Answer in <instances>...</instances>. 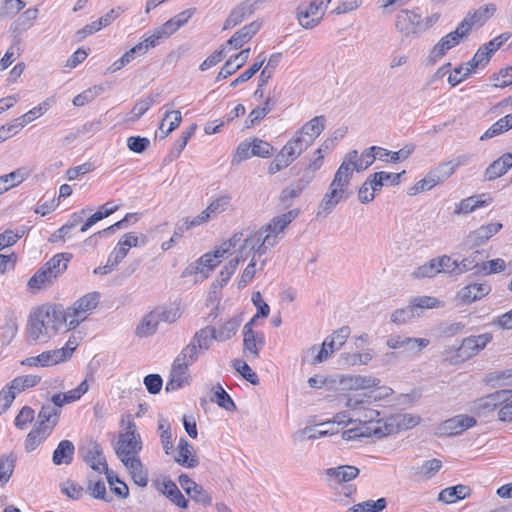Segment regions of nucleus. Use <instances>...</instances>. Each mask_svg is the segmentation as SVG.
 <instances>
[{
    "mask_svg": "<svg viewBox=\"0 0 512 512\" xmlns=\"http://www.w3.org/2000/svg\"><path fill=\"white\" fill-rule=\"evenodd\" d=\"M492 339L493 337L490 333L464 338L457 349V357L461 361L472 358L483 350Z\"/></svg>",
    "mask_w": 512,
    "mask_h": 512,
    "instance_id": "obj_9",
    "label": "nucleus"
},
{
    "mask_svg": "<svg viewBox=\"0 0 512 512\" xmlns=\"http://www.w3.org/2000/svg\"><path fill=\"white\" fill-rule=\"evenodd\" d=\"M153 483L155 488L165 495L173 504L181 508H187L188 501L172 480L163 478V480H155Z\"/></svg>",
    "mask_w": 512,
    "mask_h": 512,
    "instance_id": "obj_15",
    "label": "nucleus"
},
{
    "mask_svg": "<svg viewBox=\"0 0 512 512\" xmlns=\"http://www.w3.org/2000/svg\"><path fill=\"white\" fill-rule=\"evenodd\" d=\"M491 80L494 81V86L504 88L512 84V66H508L499 71L498 74H493Z\"/></svg>",
    "mask_w": 512,
    "mask_h": 512,
    "instance_id": "obj_64",
    "label": "nucleus"
},
{
    "mask_svg": "<svg viewBox=\"0 0 512 512\" xmlns=\"http://www.w3.org/2000/svg\"><path fill=\"white\" fill-rule=\"evenodd\" d=\"M436 185H438L437 182L432 177L430 172H428L427 175L423 179L419 180L418 182H416L414 184V186L409 188L408 194L410 196H414V195H417L419 193H422V192H425V191H429L433 187H435Z\"/></svg>",
    "mask_w": 512,
    "mask_h": 512,
    "instance_id": "obj_60",
    "label": "nucleus"
},
{
    "mask_svg": "<svg viewBox=\"0 0 512 512\" xmlns=\"http://www.w3.org/2000/svg\"><path fill=\"white\" fill-rule=\"evenodd\" d=\"M439 273L459 275V265L457 260H453L448 255L436 257Z\"/></svg>",
    "mask_w": 512,
    "mask_h": 512,
    "instance_id": "obj_59",
    "label": "nucleus"
},
{
    "mask_svg": "<svg viewBox=\"0 0 512 512\" xmlns=\"http://www.w3.org/2000/svg\"><path fill=\"white\" fill-rule=\"evenodd\" d=\"M135 432V423L129 421L125 433L119 435L117 448H137L141 442L139 435H136Z\"/></svg>",
    "mask_w": 512,
    "mask_h": 512,
    "instance_id": "obj_39",
    "label": "nucleus"
},
{
    "mask_svg": "<svg viewBox=\"0 0 512 512\" xmlns=\"http://www.w3.org/2000/svg\"><path fill=\"white\" fill-rule=\"evenodd\" d=\"M321 5L322 2H317L314 0L308 5H301L298 7L297 19L303 28L312 29L319 24L322 18L320 15Z\"/></svg>",
    "mask_w": 512,
    "mask_h": 512,
    "instance_id": "obj_13",
    "label": "nucleus"
},
{
    "mask_svg": "<svg viewBox=\"0 0 512 512\" xmlns=\"http://www.w3.org/2000/svg\"><path fill=\"white\" fill-rule=\"evenodd\" d=\"M62 327L67 328L63 305H43L29 316L26 328L27 340L30 343L46 342Z\"/></svg>",
    "mask_w": 512,
    "mask_h": 512,
    "instance_id": "obj_1",
    "label": "nucleus"
},
{
    "mask_svg": "<svg viewBox=\"0 0 512 512\" xmlns=\"http://www.w3.org/2000/svg\"><path fill=\"white\" fill-rule=\"evenodd\" d=\"M254 12V4L242 2L236 6L229 14L224 22L223 29L227 30L240 24L244 19L252 15Z\"/></svg>",
    "mask_w": 512,
    "mask_h": 512,
    "instance_id": "obj_26",
    "label": "nucleus"
},
{
    "mask_svg": "<svg viewBox=\"0 0 512 512\" xmlns=\"http://www.w3.org/2000/svg\"><path fill=\"white\" fill-rule=\"evenodd\" d=\"M46 354L48 357L49 365L52 366L70 359L72 356V349L70 346L62 347L60 349L46 351Z\"/></svg>",
    "mask_w": 512,
    "mask_h": 512,
    "instance_id": "obj_61",
    "label": "nucleus"
},
{
    "mask_svg": "<svg viewBox=\"0 0 512 512\" xmlns=\"http://www.w3.org/2000/svg\"><path fill=\"white\" fill-rule=\"evenodd\" d=\"M154 312L158 316L159 323H174L181 315L179 309L175 307H157Z\"/></svg>",
    "mask_w": 512,
    "mask_h": 512,
    "instance_id": "obj_62",
    "label": "nucleus"
},
{
    "mask_svg": "<svg viewBox=\"0 0 512 512\" xmlns=\"http://www.w3.org/2000/svg\"><path fill=\"white\" fill-rule=\"evenodd\" d=\"M195 9H187L180 13H178L176 16L171 18L170 20L166 21L163 25L164 28L168 31L170 35L175 33L180 27L185 25L188 20L194 15Z\"/></svg>",
    "mask_w": 512,
    "mask_h": 512,
    "instance_id": "obj_47",
    "label": "nucleus"
},
{
    "mask_svg": "<svg viewBox=\"0 0 512 512\" xmlns=\"http://www.w3.org/2000/svg\"><path fill=\"white\" fill-rule=\"evenodd\" d=\"M441 467V460L436 458L430 459L424 461L419 467H417L416 474L424 479H430L441 469Z\"/></svg>",
    "mask_w": 512,
    "mask_h": 512,
    "instance_id": "obj_53",
    "label": "nucleus"
},
{
    "mask_svg": "<svg viewBox=\"0 0 512 512\" xmlns=\"http://www.w3.org/2000/svg\"><path fill=\"white\" fill-rule=\"evenodd\" d=\"M460 43L457 32H450L442 37L430 51L429 59L433 62L440 60L450 49Z\"/></svg>",
    "mask_w": 512,
    "mask_h": 512,
    "instance_id": "obj_22",
    "label": "nucleus"
},
{
    "mask_svg": "<svg viewBox=\"0 0 512 512\" xmlns=\"http://www.w3.org/2000/svg\"><path fill=\"white\" fill-rule=\"evenodd\" d=\"M387 506L385 498H379L377 500H367L361 503L355 504L350 507L346 512H382Z\"/></svg>",
    "mask_w": 512,
    "mask_h": 512,
    "instance_id": "obj_45",
    "label": "nucleus"
},
{
    "mask_svg": "<svg viewBox=\"0 0 512 512\" xmlns=\"http://www.w3.org/2000/svg\"><path fill=\"white\" fill-rule=\"evenodd\" d=\"M71 258L72 255L70 253H58L53 256L29 279V288L40 290L51 286L67 269Z\"/></svg>",
    "mask_w": 512,
    "mask_h": 512,
    "instance_id": "obj_3",
    "label": "nucleus"
},
{
    "mask_svg": "<svg viewBox=\"0 0 512 512\" xmlns=\"http://www.w3.org/2000/svg\"><path fill=\"white\" fill-rule=\"evenodd\" d=\"M250 54V48L243 49L238 54L231 56L222 66L218 75L216 76V81H220L226 79L227 77L234 74L237 70H239L248 60Z\"/></svg>",
    "mask_w": 512,
    "mask_h": 512,
    "instance_id": "obj_18",
    "label": "nucleus"
},
{
    "mask_svg": "<svg viewBox=\"0 0 512 512\" xmlns=\"http://www.w3.org/2000/svg\"><path fill=\"white\" fill-rule=\"evenodd\" d=\"M373 358L371 350H367L362 353H342L340 356L341 361L344 365L355 366V365H366Z\"/></svg>",
    "mask_w": 512,
    "mask_h": 512,
    "instance_id": "obj_49",
    "label": "nucleus"
},
{
    "mask_svg": "<svg viewBox=\"0 0 512 512\" xmlns=\"http://www.w3.org/2000/svg\"><path fill=\"white\" fill-rule=\"evenodd\" d=\"M214 218V215L212 212L208 211V206L196 217L190 219L189 217H186L182 220L181 223L176 224V234L177 235H183V233L193 227L199 226L201 224H204Z\"/></svg>",
    "mask_w": 512,
    "mask_h": 512,
    "instance_id": "obj_31",
    "label": "nucleus"
},
{
    "mask_svg": "<svg viewBox=\"0 0 512 512\" xmlns=\"http://www.w3.org/2000/svg\"><path fill=\"white\" fill-rule=\"evenodd\" d=\"M82 459L91 469L98 473H104L106 475L107 472L111 471L108 468L106 457L102 450H86L82 455Z\"/></svg>",
    "mask_w": 512,
    "mask_h": 512,
    "instance_id": "obj_28",
    "label": "nucleus"
},
{
    "mask_svg": "<svg viewBox=\"0 0 512 512\" xmlns=\"http://www.w3.org/2000/svg\"><path fill=\"white\" fill-rule=\"evenodd\" d=\"M502 227V223L499 222L482 225L468 234L466 243L472 248L481 246L497 234Z\"/></svg>",
    "mask_w": 512,
    "mask_h": 512,
    "instance_id": "obj_16",
    "label": "nucleus"
},
{
    "mask_svg": "<svg viewBox=\"0 0 512 512\" xmlns=\"http://www.w3.org/2000/svg\"><path fill=\"white\" fill-rule=\"evenodd\" d=\"M17 457L11 452L0 456V488L10 480L16 465Z\"/></svg>",
    "mask_w": 512,
    "mask_h": 512,
    "instance_id": "obj_34",
    "label": "nucleus"
},
{
    "mask_svg": "<svg viewBox=\"0 0 512 512\" xmlns=\"http://www.w3.org/2000/svg\"><path fill=\"white\" fill-rule=\"evenodd\" d=\"M30 172L27 168H18L9 174L0 176V194L9 190L16 185L21 184L29 176Z\"/></svg>",
    "mask_w": 512,
    "mask_h": 512,
    "instance_id": "obj_30",
    "label": "nucleus"
},
{
    "mask_svg": "<svg viewBox=\"0 0 512 512\" xmlns=\"http://www.w3.org/2000/svg\"><path fill=\"white\" fill-rule=\"evenodd\" d=\"M232 208V196L223 194L216 197L209 205L208 211L212 212L214 217Z\"/></svg>",
    "mask_w": 512,
    "mask_h": 512,
    "instance_id": "obj_52",
    "label": "nucleus"
},
{
    "mask_svg": "<svg viewBox=\"0 0 512 512\" xmlns=\"http://www.w3.org/2000/svg\"><path fill=\"white\" fill-rule=\"evenodd\" d=\"M99 299L100 293H87L75 301L71 307L64 308L67 329H74L84 321L91 311L96 308Z\"/></svg>",
    "mask_w": 512,
    "mask_h": 512,
    "instance_id": "obj_6",
    "label": "nucleus"
},
{
    "mask_svg": "<svg viewBox=\"0 0 512 512\" xmlns=\"http://www.w3.org/2000/svg\"><path fill=\"white\" fill-rule=\"evenodd\" d=\"M355 159H357V150H351L345 155L324 197L342 201L350 196L351 193L347 192V188L355 171L353 167Z\"/></svg>",
    "mask_w": 512,
    "mask_h": 512,
    "instance_id": "obj_5",
    "label": "nucleus"
},
{
    "mask_svg": "<svg viewBox=\"0 0 512 512\" xmlns=\"http://www.w3.org/2000/svg\"><path fill=\"white\" fill-rule=\"evenodd\" d=\"M240 326V319L232 318L226 321L219 329L214 327L215 340L225 342L232 338Z\"/></svg>",
    "mask_w": 512,
    "mask_h": 512,
    "instance_id": "obj_41",
    "label": "nucleus"
},
{
    "mask_svg": "<svg viewBox=\"0 0 512 512\" xmlns=\"http://www.w3.org/2000/svg\"><path fill=\"white\" fill-rule=\"evenodd\" d=\"M41 377L37 375H24L14 378L10 383V389L22 392L25 389L32 388L39 384Z\"/></svg>",
    "mask_w": 512,
    "mask_h": 512,
    "instance_id": "obj_51",
    "label": "nucleus"
},
{
    "mask_svg": "<svg viewBox=\"0 0 512 512\" xmlns=\"http://www.w3.org/2000/svg\"><path fill=\"white\" fill-rule=\"evenodd\" d=\"M233 367L237 372L241 374V376L250 382L252 385L259 384L258 375L251 369V367L240 359H236L233 361Z\"/></svg>",
    "mask_w": 512,
    "mask_h": 512,
    "instance_id": "obj_56",
    "label": "nucleus"
},
{
    "mask_svg": "<svg viewBox=\"0 0 512 512\" xmlns=\"http://www.w3.org/2000/svg\"><path fill=\"white\" fill-rule=\"evenodd\" d=\"M157 317L158 316L155 314L154 310L144 316L136 328V335L139 337H148L153 335L157 331L159 325Z\"/></svg>",
    "mask_w": 512,
    "mask_h": 512,
    "instance_id": "obj_37",
    "label": "nucleus"
},
{
    "mask_svg": "<svg viewBox=\"0 0 512 512\" xmlns=\"http://www.w3.org/2000/svg\"><path fill=\"white\" fill-rule=\"evenodd\" d=\"M372 400L375 401L376 397H372L367 393L354 394L347 397L346 407L351 410L355 422L367 424L378 419L380 412L367 406L372 403Z\"/></svg>",
    "mask_w": 512,
    "mask_h": 512,
    "instance_id": "obj_7",
    "label": "nucleus"
},
{
    "mask_svg": "<svg viewBox=\"0 0 512 512\" xmlns=\"http://www.w3.org/2000/svg\"><path fill=\"white\" fill-rule=\"evenodd\" d=\"M263 234L264 232L260 228L259 231L251 233L249 236H247L243 240V243L239 245L237 256H247L248 258L250 254L254 251V249L257 247V245L260 243L261 239L264 238Z\"/></svg>",
    "mask_w": 512,
    "mask_h": 512,
    "instance_id": "obj_44",
    "label": "nucleus"
},
{
    "mask_svg": "<svg viewBox=\"0 0 512 512\" xmlns=\"http://www.w3.org/2000/svg\"><path fill=\"white\" fill-rule=\"evenodd\" d=\"M325 117L316 116L305 123L299 130L306 138H311L312 143L325 129Z\"/></svg>",
    "mask_w": 512,
    "mask_h": 512,
    "instance_id": "obj_35",
    "label": "nucleus"
},
{
    "mask_svg": "<svg viewBox=\"0 0 512 512\" xmlns=\"http://www.w3.org/2000/svg\"><path fill=\"white\" fill-rule=\"evenodd\" d=\"M362 157L367 158L366 164L362 166L361 164H358L357 159L353 161V167H355V171L360 172L365 169H367L369 166H371L376 158H378L381 161L388 162L391 158V151L377 146H371L367 149H365L362 152Z\"/></svg>",
    "mask_w": 512,
    "mask_h": 512,
    "instance_id": "obj_23",
    "label": "nucleus"
},
{
    "mask_svg": "<svg viewBox=\"0 0 512 512\" xmlns=\"http://www.w3.org/2000/svg\"><path fill=\"white\" fill-rule=\"evenodd\" d=\"M512 168V153H505L494 160L484 172L485 181H493L508 172Z\"/></svg>",
    "mask_w": 512,
    "mask_h": 512,
    "instance_id": "obj_17",
    "label": "nucleus"
},
{
    "mask_svg": "<svg viewBox=\"0 0 512 512\" xmlns=\"http://www.w3.org/2000/svg\"><path fill=\"white\" fill-rule=\"evenodd\" d=\"M155 97L148 95L143 99L136 102L131 112L126 117V122L134 123L138 121L142 115H144L150 107L154 104Z\"/></svg>",
    "mask_w": 512,
    "mask_h": 512,
    "instance_id": "obj_40",
    "label": "nucleus"
},
{
    "mask_svg": "<svg viewBox=\"0 0 512 512\" xmlns=\"http://www.w3.org/2000/svg\"><path fill=\"white\" fill-rule=\"evenodd\" d=\"M188 370L180 369L177 367V364L173 362L170 379L166 383L165 390L166 392L176 391L181 388L184 384L188 383V379L186 377Z\"/></svg>",
    "mask_w": 512,
    "mask_h": 512,
    "instance_id": "obj_38",
    "label": "nucleus"
},
{
    "mask_svg": "<svg viewBox=\"0 0 512 512\" xmlns=\"http://www.w3.org/2000/svg\"><path fill=\"white\" fill-rule=\"evenodd\" d=\"M491 201V198L488 200H477L475 196L467 197L455 206L454 214L460 215L471 213L479 207L488 205Z\"/></svg>",
    "mask_w": 512,
    "mask_h": 512,
    "instance_id": "obj_42",
    "label": "nucleus"
},
{
    "mask_svg": "<svg viewBox=\"0 0 512 512\" xmlns=\"http://www.w3.org/2000/svg\"><path fill=\"white\" fill-rule=\"evenodd\" d=\"M107 482L110 486L112 493L119 499H126L129 496V487L125 482L111 470L106 474Z\"/></svg>",
    "mask_w": 512,
    "mask_h": 512,
    "instance_id": "obj_46",
    "label": "nucleus"
},
{
    "mask_svg": "<svg viewBox=\"0 0 512 512\" xmlns=\"http://www.w3.org/2000/svg\"><path fill=\"white\" fill-rule=\"evenodd\" d=\"M395 27L405 36L417 34L421 32V16L414 11L401 10L396 16Z\"/></svg>",
    "mask_w": 512,
    "mask_h": 512,
    "instance_id": "obj_12",
    "label": "nucleus"
},
{
    "mask_svg": "<svg viewBox=\"0 0 512 512\" xmlns=\"http://www.w3.org/2000/svg\"><path fill=\"white\" fill-rule=\"evenodd\" d=\"M330 355L331 353L323 345H321V347L313 345L310 348H308L305 352V357H312V359L310 360V364L312 365L324 362Z\"/></svg>",
    "mask_w": 512,
    "mask_h": 512,
    "instance_id": "obj_63",
    "label": "nucleus"
},
{
    "mask_svg": "<svg viewBox=\"0 0 512 512\" xmlns=\"http://www.w3.org/2000/svg\"><path fill=\"white\" fill-rule=\"evenodd\" d=\"M360 470L353 465H339L324 470L325 482L328 487L333 489L338 496L347 498L352 497L357 489L355 485H346L356 479Z\"/></svg>",
    "mask_w": 512,
    "mask_h": 512,
    "instance_id": "obj_4",
    "label": "nucleus"
},
{
    "mask_svg": "<svg viewBox=\"0 0 512 512\" xmlns=\"http://www.w3.org/2000/svg\"><path fill=\"white\" fill-rule=\"evenodd\" d=\"M214 389V396L211 400L227 411H235L237 408L236 404L223 387L220 384H217Z\"/></svg>",
    "mask_w": 512,
    "mask_h": 512,
    "instance_id": "obj_50",
    "label": "nucleus"
},
{
    "mask_svg": "<svg viewBox=\"0 0 512 512\" xmlns=\"http://www.w3.org/2000/svg\"><path fill=\"white\" fill-rule=\"evenodd\" d=\"M300 214L299 209H292L281 215L273 217L269 223L262 226L261 229L265 235L275 236V244L279 241V235L285 231L288 225Z\"/></svg>",
    "mask_w": 512,
    "mask_h": 512,
    "instance_id": "obj_11",
    "label": "nucleus"
},
{
    "mask_svg": "<svg viewBox=\"0 0 512 512\" xmlns=\"http://www.w3.org/2000/svg\"><path fill=\"white\" fill-rule=\"evenodd\" d=\"M496 12L495 4L489 3L486 4L479 9L475 10L473 13H468L467 17L470 18V21L473 25L476 24H484L490 17L494 15Z\"/></svg>",
    "mask_w": 512,
    "mask_h": 512,
    "instance_id": "obj_48",
    "label": "nucleus"
},
{
    "mask_svg": "<svg viewBox=\"0 0 512 512\" xmlns=\"http://www.w3.org/2000/svg\"><path fill=\"white\" fill-rule=\"evenodd\" d=\"M176 463L184 468H195L199 464V457L196 450H165Z\"/></svg>",
    "mask_w": 512,
    "mask_h": 512,
    "instance_id": "obj_29",
    "label": "nucleus"
},
{
    "mask_svg": "<svg viewBox=\"0 0 512 512\" xmlns=\"http://www.w3.org/2000/svg\"><path fill=\"white\" fill-rule=\"evenodd\" d=\"M481 252L475 251L470 256L458 262L459 274L465 273L472 269H476L480 273L482 260L480 259Z\"/></svg>",
    "mask_w": 512,
    "mask_h": 512,
    "instance_id": "obj_55",
    "label": "nucleus"
},
{
    "mask_svg": "<svg viewBox=\"0 0 512 512\" xmlns=\"http://www.w3.org/2000/svg\"><path fill=\"white\" fill-rule=\"evenodd\" d=\"M419 418L410 414H397L388 417L383 425H378L374 428L368 426L356 427L348 430H344L341 433H332L331 435L335 438H341L343 440H355L358 438H370L372 435L377 438H382L387 435H391L400 430H407L417 425ZM381 420H377V424H380Z\"/></svg>",
    "mask_w": 512,
    "mask_h": 512,
    "instance_id": "obj_2",
    "label": "nucleus"
},
{
    "mask_svg": "<svg viewBox=\"0 0 512 512\" xmlns=\"http://www.w3.org/2000/svg\"><path fill=\"white\" fill-rule=\"evenodd\" d=\"M432 177L435 179L437 184L443 183L445 180H447L450 176L454 174L453 166L451 165L450 161L442 162L438 166H436L434 169L429 171Z\"/></svg>",
    "mask_w": 512,
    "mask_h": 512,
    "instance_id": "obj_57",
    "label": "nucleus"
},
{
    "mask_svg": "<svg viewBox=\"0 0 512 512\" xmlns=\"http://www.w3.org/2000/svg\"><path fill=\"white\" fill-rule=\"evenodd\" d=\"M25 7L23 0H5L0 8V20L15 16Z\"/></svg>",
    "mask_w": 512,
    "mask_h": 512,
    "instance_id": "obj_58",
    "label": "nucleus"
},
{
    "mask_svg": "<svg viewBox=\"0 0 512 512\" xmlns=\"http://www.w3.org/2000/svg\"><path fill=\"white\" fill-rule=\"evenodd\" d=\"M60 415V410L51 404L43 405L39 414L37 422L34 428L38 430L48 429V434H51L54 427L58 422V418Z\"/></svg>",
    "mask_w": 512,
    "mask_h": 512,
    "instance_id": "obj_19",
    "label": "nucleus"
},
{
    "mask_svg": "<svg viewBox=\"0 0 512 512\" xmlns=\"http://www.w3.org/2000/svg\"><path fill=\"white\" fill-rule=\"evenodd\" d=\"M243 350L249 360L259 358V348L264 346L265 338L263 333H255L254 330L243 331Z\"/></svg>",
    "mask_w": 512,
    "mask_h": 512,
    "instance_id": "obj_20",
    "label": "nucleus"
},
{
    "mask_svg": "<svg viewBox=\"0 0 512 512\" xmlns=\"http://www.w3.org/2000/svg\"><path fill=\"white\" fill-rule=\"evenodd\" d=\"M491 291L488 284L485 283H473L463 287L457 294L458 298L462 303L468 304L481 299Z\"/></svg>",
    "mask_w": 512,
    "mask_h": 512,
    "instance_id": "obj_24",
    "label": "nucleus"
},
{
    "mask_svg": "<svg viewBox=\"0 0 512 512\" xmlns=\"http://www.w3.org/2000/svg\"><path fill=\"white\" fill-rule=\"evenodd\" d=\"M476 424V419L469 415L460 414L442 422L437 427V434L440 436H455L461 434Z\"/></svg>",
    "mask_w": 512,
    "mask_h": 512,
    "instance_id": "obj_10",
    "label": "nucleus"
},
{
    "mask_svg": "<svg viewBox=\"0 0 512 512\" xmlns=\"http://www.w3.org/2000/svg\"><path fill=\"white\" fill-rule=\"evenodd\" d=\"M492 57V54L485 49V46H481L475 53L474 57L466 63L465 73L462 77H457L456 75H449L448 83L451 86H456L463 80H465L471 73L479 66H485L488 64Z\"/></svg>",
    "mask_w": 512,
    "mask_h": 512,
    "instance_id": "obj_14",
    "label": "nucleus"
},
{
    "mask_svg": "<svg viewBox=\"0 0 512 512\" xmlns=\"http://www.w3.org/2000/svg\"><path fill=\"white\" fill-rule=\"evenodd\" d=\"M247 256H236L231 259L220 271L217 280L212 284V287L216 289L217 287L222 288L227 284L230 280L231 276L235 273L240 262L245 261Z\"/></svg>",
    "mask_w": 512,
    "mask_h": 512,
    "instance_id": "obj_32",
    "label": "nucleus"
},
{
    "mask_svg": "<svg viewBox=\"0 0 512 512\" xmlns=\"http://www.w3.org/2000/svg\"><path fill=\"white\" fill-rule=\"evenodd\" d=\"M118 459L130 473L133 481L140 487L148 484V473L144 470L138 450H115Z\"/></svg>",
    "mask_w": 512,
    "mask_h": 512,
    "instance_id": "obj_8",
    "label": "nucleus"
},
{
    "mask_svg": "<svg viewBox=\"0 0 512 512\" xmlns=\"http://www.w3.org/2000/svg\"><path fill=\"white\" fill-rule=\"evenodd\" d=\"M261 24L257 21L251 22L250 24L242 27L240 30L235 32L232 37L227 41V44L235 49L241 48L247 43L260 29Z\"/></svg>",
    "mask_w": 512,
    "mask_h": 512,
    "instance_id": "obj_25",
    "label": "nucleus"
},
{
    "mask_svg": "<svg viewBox=\"0 0 512 512\" xmlns=\"http://www.w3.org/2000/svg\"><path fill=\"white\" fill-rule=\"evenodd\" d=\"M439 274L436 258L431 259L427 263L419 266L414 270L411 276L415 279L431 278Z\"/></svg>",
    "mask_w": 512,
    "mask_h": 512,
    "instance_id": "obj_54",
    "label": "nucleus"
},
{
    "mask_svg": "<svg viewBox=\"0 0 512 512\" xmlns=\"http://www.w3.org/2000/svg\"><path fill=\"white\" fill-rule=\"evenodd\" d=\"M182 117L180 111L166 112L165 117L162 119L159 130L161 131L160 139L166 138L172 131H174L181 123Z\"/></svg>",
    "mask_w": 512,
    "mask_h": 512,
    "instance_id": "obj_36",
    "label": "nucleus"
},
{
    "mask_svg": "<svg viewBox=\"0 0 512 512\" xmlns=\"http://www.w3.org/2000/svg\"><path fill=\"white\" fill-rule=\"evenodd\" d=\"M213 340H215L214 326L208 325L198 330L190 342L196 345L202 352H205L210 349Z\"/></svg>",
    "mask_w": 512,
    "mask_h": 512,
    "instance_id": "obj_33",
    "label": "nucleus"
},
{
    "mask_svg": "<svg viewBox=\"0 0 512 512\" xmlns=\"http://www.w3.org/2000/svg\"><path fill=\"white\" fill-rule=\"evenodd\" d=\"M219 263L220 260L214 261L212 258V253H206L201 256L195 263L189 265L183 272L182 276L184 277L191 274H201L202 279H206L209 276V272L212 271Z\"/></svg>",
    "mask_w": 512,
    "mask_h": 512,
    "instance_id": "obj_21",
    "label": "nucleus"
},
{
    "mask_svg": "<svg viewBox=\"0 0 512 512\" xmlns=\"http://www.w3.org/2000/svg\"><path fill=\"white\" fill-rule=\"evenodd\" d=\"M468 494V487L465 485H456L443 489L438 499L444 503H453L457 500L464 499Z\"/></svg>",
    "mask_w": 512,
    "mask_h": 512,
    "instance_id": "obj_43",
    "label": "nucleus"
},
{
    "mask_svg": "<svg viewBox=\"0 0 512 512\" xmlns=\"http://www.w3.org/2000/svg\"><path fill=\"white\" fill-rule=\"evenodd\" d=\"M202 350H200L196 345L192 342H189L178 354L175 358L174 363L177 364V367L180 369H186L197 362L199 356L202 354Z\"/></svg>",
    "mask_w": 512,
    "mask_h": 512,
    "instance_id": "obj_27",
    "label": "nucleus"
}]
</instances>
